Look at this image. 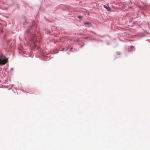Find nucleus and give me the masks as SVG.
<instances>
[{
  "label": "nucleus",
  "instance_id": "obj_11",
  "mask_svg": "<svg viewBox=\"0 0 150 150\" xmlns=\"http://www.w3.org/2000/svg\"><path fill=\"white\" fill-rule=\"evenodd\" d=\"M13 68H11V70H13Z\"/></svg>",
  "mask_w": 150,
  "mask_h": 150
},
{
  "label": "nucleus",
  "instance_id": "obj_6",
  "mask_svg": "<svg viewBox=\"0 0 150 150\" xmlns=\"http://www.w3.org/2000/svg\"><path fill=\"white\" fill-rule=\"evenodd\" d=\"M84 24L85 25H89L90 26L91 25V23L88 22H84Z\"/></svg>",
  "mask_w": 150,
  "mask_h": 150
},
{
  "label": "nucleus",
  "instance_id": "obj_9",
  "mask_svg": "<svg viewBox=\"0 0 150 150\" xmlns=\"http://www.w3.org/2000/svg\"><path fill=\"white\" fill-rule=\"evenodd\" d=\"M128 3L129 4H132V2L131 1H129V2H128Z\"/></svg>",
  "mask_w": 150,
  "mask_h": 150
},
{
  "label": "nucleus",
  "instance_id": "obj_5",
  "mask_svg": "<svg viewBox=\"0 0 150 150\" xmlns=\"http://www.w3.org/2000/svg\"><path fill=\"white\" fill-rule=\"evenodd\" d=\"M130 48L132 49V50L130 49H129L128 50L129 52H131L132 50H134V47L133 46H130Z\"/></svg>",
  "mask_w": 150,
  "mask_h": 150
},
{
  "label": "nucleus",
  "instance_id": "obj_4",
  "mask_svg": "<svg viewBox=\"0 0 150 150\" xmlns=\"http://www.w3.org/2000/svg\"><path fill=\"white\" fill-rule=\"evenodd\" d=\"M108 11H110L111 10L109 6H107L105 5H104L103 6Z\"/></svg>",
  "mask_w": 150,
  "mask_h": 150
},
{
  "label": "nucleus",
  "instance_id": "obj_7",
  "mask_svg": "<svg viewBox=\"0 0 150 150\" xmlns=\"http://www.w3.org/2000/svg\"><path fill=\"white\" fill-rule=\"evenodd\" d=\"M45 31V33L47 34L50 33V30H46Z\"/></svg>",
  "mask_w": 150,
  "mask_h": 150
},
{
  "label": "nucleus",
  "instance_id": "obj_2",
  "mask_svg": "<svg viewBox=\"0 0 150 150\" xmlns=\"http://www.w3.org/2000/svg\"><path fill=\"white\" fill-rule=\"evenodd\" d=\"M8 59L4 55L0 54V65H3L8 62Z\"/></svg>",
  "mask_w": 150,
  "mask_h": 150
},
{
  "label": "nucleus",
  "instance_id": "obj_8",
  "mask_svg": "<svg viewBox=\"0 0 150 150\" xmlns=\"http://www.w3.org/2000/svg\"><path fill=\"white\" fill-rule=\"evenodd\" d=\"M78 17L80 19H82L83 18V17L82 16H78Z\"/></svg>",
  "mask_w": 150,
  "mask_h": 150
},
{
  "label": "nucleus",
  "instance_id": "obj_10",
  "mask_svg": "<svg viewBox=\"0 0 150 150\" xmlns=\"http://www.w3.org/2000/svg\"><path fill=\"white\" fill-rule=\"evenodd\" d=\"M117 54H120V53H119V52H117Z\"/></svg>",
  "mask_w": 150,
  "mask_h": 150
},
{
  "label": "nucleus",
  "instance_id": "obj_1",
  "mask_svg": "<svg viewBox=\"0 0 150 150\" xmlns=\"http://www.w3.org/2000/svg\"><path fill=\"white\" fill-rule=\"evenodd\" d=\"M37 25L35 22L32 21L29 27L25 31V34L28 38L33 42L35 43L36 41V36L34 31L36 28Z\"/></svg>",
  "mask_w": 150,
  "mask_h": 150
},
{
  "label": "nucleus",
  "instance_id": "obj_3",
  "mask_svg": "<svg viewBox=\"0 0 150 150\" xmlns=\"http://www.w3.org/2000/svg\"><path fill=\"white\" fill-rule=\"evenodd\" d=\"M70 46L68 45L67 47L63 48L62 49V51H65L68 50L69 48H70V51L72 52H74V50L72 47H70Z\"/></svg>",
  "mask_w": 150,
  "mask_h": 150
}]
</instances>
